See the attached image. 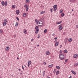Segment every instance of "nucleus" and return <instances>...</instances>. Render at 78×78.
Returning <instances> with one entry per match:
<instances>
[{"instance_id": "52", "label": "nucleus", "mask_w": 78, "mask_h": 78, "mask_svg": "<svg viewBox=\"0 0 78 78\" xmlns=\"http://www.w3.org/2000/svg\"><path fill=\"white\" fill-rule=\"evenodd\" d=\"M47 77H48V78H50V77H48V76H47Z\"/></svg>"}, {"instance_id": "42", "label": "nucleus", "mask_w": 78, "mask_h": 78, "mask_svg": "<svg viewBox=\"0 0 78 78\" xmlns=\"http://www.w3.org/2000/svg\"><path fill=\"white\" fill-rule=\"evenodd\" d=\"M27 6H27V4H26L25 5H24V8H26V7Z\"/></svg>"}, {"instance_id": "9", "label": "nucleus", "mask_w": 78, "mask_h": 78, "mask_svg": "<svg viewBox=\"0 0 78 78\" xmlns=\"http://www.w3.org/2000/svg\"><path fill=\"white\" fill-rule=\"evenodd\" d=\"M9 50V46H8L6 47L5 48V50L6 51H8Z\"/></svg>"}, {"instance_id": "16", "label": "nucleus", "mask_w": 78, "mask_h": 78, "mask_svg": "<svg viewBox=\"0 0 78 78\" xmlns=\"http://www.w3.org/2000/svg\"><path fill=\"white\" fill-rule=\"evenodd\" d=\"M56 69H55L54 70V71H53V73H54V75H55V74L56 73Z\"/></svg>"}, {"instance_id": "12", "label": "nucleus", "mask_w": 78, "mask_h": 78, "mask_svg": "<svg viewBox=\"0 0 78 78\" xmlns=\"http://www.w3.org/2000/svg\"><path fill=\"white\" fill-rule=\"evenodd\" d=\"M58 44H59L58 42H57L55 44V47H57V46H58Z\"/></svg>"}, {"instance_id": "14", "label": "nucleus", "mask_w": 78, "mask_h": 78, "mask_svg": "<svg viewBox=\"0 0 78 78\" xmlns=\"http://www.w3.org/2000/svg\"><path fill=\"white\" fill-rule=\"evenodd\" d=\"M71 72L72 73L74 74V75H75L76 74V73H75V72L71 70Z\"/></svg>"}, {"instance_id": "8", "label": "nucleus", "mask_w": 78, "mask_h": 78, "mask_svg": "<svg viewBox=\"0 0 78 78\" xmlns=\"http://www.w3.org/2000/svg\"><path fill=\"white\" fill-rule=\"evenodd\" d=\"M4 5L5 6H7L8 5V2H5L4 3Z\"/></svg>"}, {"instance_id": "43", "label": "nucleus", "mask_w": 78, "mask_h": 78, "mask_svg": "<svg viewBox=\"0 0 78 78\" xmlns=\"http://www.w3.org/2000/svg\"><path fill=\"white\" fill-rule=\"evenodd\" d=\"M50 11H51V12H53V9H51Z\"/></svg>"}, {"instance_id": "39", "label": "nucleus", "mask_w": 78, "mask_h": 78, "mask_svg": "<svg viewBox=\"0 0 78 78\" xmlns=\"http://www.w3.org/2000/svg\"><path fill=\"white\" fill-rule=\"evenodd\" d=\"M46 63H47L45 62H44L43 63V64H44V65H45V66H46Z\"/></svg>"}, {"instance_id": "11", "label": "nucleus", "mask_w": 78, "mask_h": 78, "mask_svg": "<svg viewBox=\"0 0 78 78\" xmlns=\"http://www.w3.org/2000/svg\"><path fill=\"white\" fill-rule=\"evenodd\" d=\"M6 24H7V23L6 22H4L3 23V26H5L6 25Z\"/></svg>"}, {"instance_id": "17", "label": "nucleus", "mask_w": 78, "mask_h": 78, "mask_svg": "<svg viewBox=\"0 0 78 78\" xmlns=\"http://www.w3.org/2000/svg\"><path fill=\"white\" fill-rule=\"evenodd\" d=\"M35 22H37L36 23H37V24H38V23H39V21H37V19H35Z\"/></svg>"}, {"instance_id": "21", "label": "nucleus", "mask_w": 78, "mask_h": 78, "mask_svg": "<svg viewBox=\"0 0 78 78\" xmlns=\"http://www.w3.org/2000/svg\"><path fill=\"white\" fill-rule=\"evenodd\" d=\"M26 2L27 3H29L30 2V0H26Z\"/></svg>"}, {"instance_id": "40", "label": "nucleus", "mask_w": 78, "mask_h": 78, "mask_svg": "<svg viewBox=\"0 0 78 78\" xmlns=\"http://www.w3.org/2000/svg\"><path fill=\"white\" fill-rule=\"evenodd\" d=\"M59 52H60V53H62V50H60L59 51Z\"/></svg>"}, {"instance_id": "33", "label": "nucleus", "mask_w": 78, "mask_h": 78, "mask_svg": "<svg viewBox=\"0 0 78 78\" xmlns=\"http://www.w3.org/2000/svg\"><path fill=\"white\" fill-rule=\"evenodd\" d=\"M18 26V22H16V24L15 25V27H17Z\"/></svg>"}, {"instance_id": "35", "label": "nucleus", "mask_w": 78, "mask_h": 78, "mask_svg": "<svg viewBox=\"0 0 78 78\" xmlns=\"http://www.w3.org/2000/svg\"><path fill=\"white\" fill-rule=\"evenodd\" d=\"M3 31V30H2V29L0 30V33H2Z\"/></svg>"}, {"instance_id": "25", "label": "nucleus", "mask_w": 78, "mask_h": 78, "mask_svg": "<svg viewBox=\"0 0 78 78\" xmlns=\"http://www.w3.org/2000/svg\"><path fill=\"white\" fill-rule=\"evenodd\" d=\"M28 6H27L26 7V11H28Z\"/></svg>"}, {"instance_id": "1", "label": "nucleus", "mask_w": 78, "mask_h": 78, "mask_svg": "<svg viewBox=\"0 0 78 78\" xmlns=\"http://www.w3.org/2000/svg\"><path fill=\"white\" fill-rule=\"evenodd\" d=\"M59 58L61 60H62L64 59V55L63 54H60L59 55Z\"/></svg>"}, {"instance_id": "7", "label": "nucleus", "mask_w": 78, "mask_h": 78, "mask_svg": "<svg viewBox=\"0 0 78 78\" xmlns=\"http://www.w3.org/2000/svg\"><path fill=\"white\" fill-rule=\"evenodd\" d=\"M46 54L47 55H50V51H48L46 52Z\"/></svg>"}, {"instance_id": "32", "label": "nucleus", "mask_w": 78, "mask_h": 78, "mask_svg": "<svg viewBox=\"0 0 78 78\" xmlns=\"http://www.w3.org/2000/svg\"><path fill=\"white\" fill-rule=\"evenodd\" d=\"M62 12H63V10H62V9L60 10V14H62Z\"/></svg>"}, {"instance_id": "10", "label": "nucleus", "mask_w": 78, "mask_h": 78, "mask_svg": "<svg viewBox=\"0 0 78 78\" xmlns=\"http://www.w3.org/2000/svg\"><path fill=\"white\" fill-rule=\"evenodd\" d=\"M59 73V70H58L56 72V75H58V74Z\"/></svg>"}, {"instance_id": "20", "label": "nucleus", "mask_w": 78, "mask_h": 78, "mask_svg": "<svg viewBox=\"0 0 78 78\" xmlns=\"http://www.w3.org/2000/svg\"><path fill=\"white\" fill-rule=\"evenodd\" d=\"M56 68L57 69H60V67L58 66H56Z\"/></svg>"}, {"instance_id": "13", "label": "nucleus", "mask_w": 78, "mask_h": 78, "mask_svg": "<svg viewBox=\"0 0 78 78\" xmlns=\"http://www.w3.org/2000/svg\"><path fill=\"white\" fill-rule=\"evenodd\" d=\"M53 66V64H52L48 66V67L50 68H51V67H52Z\"/></svg>"}, {"instance_id": "60", "label": "nucleus", "mask_w": 78, "mask_h": 78, "mask_svg": "<svg viewBox=\"0 0 78 78\" xmlns=\"http://www.w3.org/2000/svg\"><path fill=\"white\" fill-rule=\"evenodd\" d=\"M18 70L19 71H20V69H19Z\"/></svg>"}, {"instance_id": "19", "label": "nucleus", "mask_w": 78, "mask_h": 78, "mask_svg": "<svg viewBox=\"0 0 78 78\" xmlns=\"http://www.w3.org/2000/svg\"><path fill=\"white\" fill-rule=\"evenodd\" d=\"M35 29L36 30H39V27H38V26H36L35 28Z\"/></svg>"}, {"instance_id": "30", "label": "nucleus", "mask_w": 78, "mask_h": 78, "mask_svg": "<svg viewBox=\"0 0 78 78\" xmlns=\"http://www.w3.org/2000/svg\"><path fill=\"white\" fill-rule=\"evenodd\" d=\"M61 23H62V21H61L60 22H58L57 23V24H58V25L59 24H61Z\"/></svg>"}, {"instance_id": "49", "label": "nucleus", "mask_w": 78, "mask_h": 78, "mask_svg": "<svg viewBox=\"0 0 78 78\" xmlns=\"http://www.w3.org/2000/svg\"><path fill=\"white\" fill-rule=\"evenodd\" d=\"M58 39V38L57 37H55L54 38V39H55V40H56Z\"/></svg>"}, {"instance_id": "36", "label": "nucleus", "mask_w": 78, "mask_h": 78, "mask_svg": "<svg viewBox=\"0 0 78 78\" xmlns=\"http://www.w3.org/2000/svg\"><path fill=\"white\" fill-rule=\"evenodd\" d=\"M45 71L43 72V76H45Z\"/></svg>"}, {"instance_id": "56", "label": "nucleus", "mask_w": 78, "mask_h": 78, "mask_svg": "<svg viewBox=\"0 0 78 78\" xmlns=\"http://www.w3.org/2000/svg\"><path fill=\"white\" fill-rule=\"evenodd\" d=\"M30 64H28V67H30Z\"/></svg>"}, {"instance_id": "24", "label": "nucleus", "mask_w": 78, "mask_h": 78, "mask_svg": "<svg viewBox=\"0 0 78 78\" xmlns=\"http://www.w3.org/2000/svg\"><path fill=\"white\" fill-rule=\"evenodd\" d=\"M4 1H2L1 2V4L2 6H4Z\"/></svg>"}, {"instance_id": "59", "label": "nucleus", "mask_w": 78, "mask_h": 78, "mask_svg": "<svg viewBox=\"0 0 78 78\" xmlns=\"http://www.w3.org/2000/svg\"><path fill=\"white\" fill-rule=\"evenodd\" d=\"M65 44H66L67 43V42L65 41Z\"/></svg>"}, {"instance_id": "63", "label": "nucleus", "mask_w": 78, "mask_h": 78, "mask_svg": "<svg viewBox=\"0 0 78 78\" xmlns=\"http://www.w3.org/2000/svg\"><path fill=\"white\" fill-rule=\"evenodd\" d=\"M37 46H39V45H37Z\"/></svg>"}, {"instance_id": "26", "label": "nucleus", "mask_w": 78, "mask_h": 78, "mask_svg": "<svg viewBox=\"0 0 78 78\" xmlns=\"http://www.w3.org/2000/svg\"><path fill=\"white\" fill-rule=\"evenodd\" d=\"M53 8H57V5H55L53 6Z\"/></svg>"}, {"instance_id": "55", "label": "nucleus", "mask_w": 78, "mask_h": 78, "mask_svg": "<svg viewBox=\"0 0 78 78\" xmlns=\"http://www.w3.org/2000/svg\"><path fill=\"white\" fill-rule=\"evenodd\" d=\"M69 78H72V76H70Z\"/></svg>"}, {"instance_id": "2", "label": "nucleus", "mask_w": 78, "mask_h": 78, "mask_svg": "<svg viewBox=\"0 0 78 78\" xmlns=\"http://www.w3.org/2000/svg\"><path fill=\"white\" fill-rule=\"evenodd\" d=\"M38 23L39 25V26H40V27H41V26H42V25H43V23L41 20H38Z\"/></svg>"}, {"instance_id": "64", "label": "nucleus", "mask_w": 78, "mask_h": 78, "mask_svg": "<svg viewBox=\"0 0 78 78\" xmlns=\"http://www.w3.org/2000/svg\"><path fill=\"white\" fill-rule=\"evenodd\" d=\"M20 74H21V75H22V73H20Z\"/></svg>"}, {"instance_id": "45", "label": "nucleus", "mask_w": 78, "mask_h": 78, "mask_svg": "<svg viewBox=\"0 0 78 78\" xmlns=\"http://www.w3.org/2000/svg\"><path fill=\"white\" fill-rule=\"evenodd\" d=\"M16 19L17 20H18V21L19 20V19L18 18V17H16Z\"/></svg>"}, {"instance_id": "50", "label": "nucleus", "mask_w": 78, "mask_h": 78, "mask_svg": "<svg viewBox=\"0 0 78 78\" xmlns=\"http://www.w3.org/2000/svg\"><path fill=\"white\" fill-rule=\"evenodd\" d=\"M76 27L77 28H78V25H76Z\"/></svg>"}, {"instance_id": "28", "label": "nucleus", "mask_w": 78, "mask_h": 78, "mask_svg": "<svg viewBox=\"0 0 78 78\" xmlns=\"http://www.w3.org/2000/svg\"><path fill=\"white\" fill-rule=\"evenodd\" d=\"M47 31V29L44 30V33H46Z\"/></svg>"}, {"instance_id": "53", "label": "nucleus", "mask_w": 78, "mask_h": 78, "mask_svg": "<svg viewBox=\"0 0 78 78\" xmlns=\"http://www.w3.org/2000/svg\"><path fill=\"white\" fill-rule=\"evenodd\" d=\"M17 59H19V57H17Z\"/></svg>"}, {"instance_id": "37", "label": "nucleus", "mask_w": 78, "mask_h": 78, "mask_svg": "<svg viewBox=\"0 0 78 78\" xmlns=\"http://www.w3.org/2000/svg\"><path fill=\"white\" fill-rule=\"evenodd\" d=\"M31 61L30 62V61H28V64H30V65L31 64Z\"/></svg>"}, {"instance_id": "5", "label": "nucleus", "mask_w": 78, "mask_h": 78, "mask_svg": "<svg viewBox=\"0 0 78 78\" xmlns=\"http://www.w3.org/2000/svg\"><path fill=\"white\" fill-rule=\"evenodd\" d=\"M74 58H78V55L77 54H75L73 56Z\"/></svg>"}, {"instance_id": "57", "label": "nucleus", "mask_w": 78, "mask_h": 78, "mask_svg": "<svg viewBox=\"0 0 78 78\" xmlns=\"http://www.w3.org/2000/svg\"><path fill=\"white\" fill-rule=\"evenodd\" d=\"M62 47V45H60V48H61Z\"/></svg>"}, {"instance_id": "38", "label": "nucleus", "mask_w": 78, "mask_h": 78, "mask_svg": "<svg viewBox=\"0 0 78 78\" xmlns=\"http://www.w3.org/2000/svg\"><path fill=\"white\" fill-rule=\"evenodd\" d=\"M61 16L62 17H63V16H64V13H62V14L61 15Z\"/></svg>"}, {"instance_id": "62", "label": "nucleus", "mask_w": 78, "mask_h": 78, "mask_svg": "<svg viewBox=\"0 0 78 78\" xmlns=\"http://www.w3.org/2000/svg\"><path fill=\"white\" fill-rule=\"evenodd\" d=\"M14 37H16V35H14Z\"/></svg>"}, {"instance_id": "34", "label": "nucleus", "mask_w": 78, "mask_h": 78, "mask_svg": "<svg viewBox=\"0 0 78 78\" xmlns=\"http://www.w3.org/2000/svg\"><path fill=\"white\" fill-rule=\"evenodd\" d=\"M57 9V8H54V11H56Z\"/></svg>"}, {"instance_id": "51", "label": "nucleus", "mask_w": 78, "mask_h": 78, "mask_svg": "<svg viewBox=\"0 0 78 78\" xmlns=\"http://www.w3.org/2000/svg\"><path fill=\"white\" fill-rule=\"evenodd\" d=\"M54 35H55V34L54 33L53 34H52L53 36H54Z\"/></svg>"}, {"instance_id": "15", "label": "nucleus", "mask_w": 78, "mask_h": 78, "mask_svg": "<svg viewBox=\"0 0 78 78\" xmlns=\"http://www.w3.org/2000/svg\"><path fill=\"white\" fill-rule=\"evenodd\" d=\"M39 31V30H36L35 32V33H36V34H37V33H38Z\"/></svg>"}, {"instance_id": "54", "label": "nucleus", "mask_w": 78, "mask_h": 78, "mask_svg": "<svg viewBox=\"0 0 78 78\" xmlns=\"http://www.w3.org/2000/svg\"><path fill=\"white\" fill-rule=\"evenodd\" d=\"M33 39H31V41H33Z\"/></svg>"}, {"instance_id": "61", "label": "nucleus", "mask_w": 78, "mask_h": 78, "mask_svg": "<svg viewBox=\"0 0 78 78\" xmlns=\"http://www.w3.org/2000/svg\"><path fill=\"white\" fill-rule=\"evenodd\" d=\"M72 11H73V9H72Z\"/></svg>"}, {"instance_id": "3", "label": "nucleus", "mask_w": 78, "mask_h": 78, "mask_svg": "<svg viewBox=\"0 0 78 78\" xmlns=\"http://www.w3.org/2000/svg\"><path fill=\"white\" fill-rule=\"evenodd\" d=\"M58 27L59 28H58V30L59 31H61L62 30V27L61 26V25H60L58 26Z\"/></svg>"}, {"instance_id": "31", "label": "nucleus", "mask_w": 78, "mask_h": 78, "mask_svg": "<svg viewBox=\"0 0 78 78\" xmlns=\"http://www.w3.org/2000/svg\"><path fill=\"white\" fill-rule=\"evenodd\" d=\"M24 33L25 34H27V31H26V30H24Z\"/></svg>"}, {"instance_id": "46", "label": "nucleus", "mask_w": 78, "mask_h": 78, "mask_svg": "<svg viewBox=\"0 0 78 78\" xmlns=\"http://www.w3.org/2000/svg\"><path fill=\"white\" fill-rule=\"evenodd\" d=\"M67 61H68V59H65V62H66Z\"/></svg>"}, {"instance_id": "23", "label": "nucleus", "mask_w": 78, "mask_h": 78, "mask_svg": "<svg viewBox=\"0 0 78 78\" xmlns=\"http://www.w3.org/2000/svg\"><path fill=\"white\" fill-rule=\"evenodd\" d=\"M4 21V22H8V20H7V19H5Z\"/></svg>"}, {"instance_id": "47", "label": "nucleus", "mask_w": 78, "mask_h": 78, "mask_svg": "<svg viewBox=\"0 0 78 78\" xmlns=\"http://www.w3.org/2000/svg\"><path fill=\"white\" fill-rule=\"evenodd\" d=\"M22 69H23V70H24V68H23V66H22Z\"/></svg>"}, {"instance_id": "48", "label": "nucleus", "mask_w": 78, "mask_h": 78, "mask_svg": "<svg viewBox=\"0 0 78 78\" xmlns=\"http://www.w3.org/2000/svg\"><path fill=\"white\" fill-rule=\"evenodd\" d=\"M78 63H76V64H75V66H78Z\"/></svg>"}, {"instance_id": "4", "label": "nucleus", "mask_w": 78, "mask_h": 78, "mask_svg": "<svg viewBox=\"0 0 78 78\" xmlns=\"http://www.w3.org/2000/svg\"><path fill=\"white\" fill-rule=\"evenodd\" d=\"M28 15V13H23V16L24 17H25L26 16H27Z\"/></svg>"}, {"instance_id": "18", "label": "nucleus", "mask_w": 78, "mask_h": 78, "mask_svg": "<svg viewBox=\"0 0 78 78\" xmlns=\"http://www.w3.org/2000/svg\"><path fill=\"white\" fill-rule=\"evenodd\" d=\"M67 52H68L67 50L66 49H65V50H64V53H67Z\"/></svg>"}, {"instance_id": "22", "label": "nucleus", "mask_w": 78, "mask_h": 78, "mask_svg": "<svg viewBox=\"0 0 78 78\" xmlns=\"http://www.w3.org/2000/svg\"><path fill=\"white\" fill-rule=\"evenodd\" d=\"M12 8H16V5H12Z\"/></svg>"}, {"instance_id": "6", "label": "nucleus", "mask_w": 78, "mask_h": 78, "mask_svg": "<svg viewBox=\"0 0 78 78\" xmlns=\"http://www.w3.org/2000/svg\"><path fill=\"white\" fill-rule=\"evenodd\" d=\"M16 13L17 15H19V10H17L16 11Z\"/></svg>"}, {"instance_id": "27", "label": "nucleus", "mask_w": 78, "mask_h": 78, "mask_svg": "<svg viewBox=\"0 0 78 78\" xmlns=\"http://www.w3.org/2000/svg\"><path fill=\"white\" fill-rule=\"evenodd\" d=\"M68 41L69 42H71L72 41V38H69V39Z\"/></svg>"}, {"instance_id": "29", "label": "nucleus", "mask_w": 78, "mask_h": 78, "mask_svg": "<svg viewBox=\"0 0 78 78\" xmlns=\"http://www.w3.org/2000/svg\"><path fill=\"white\" fill-rule=\"evenodd\" d=\"M44 13H45V11H42L41 12V14H44Z\"/></svg>"}, {"instance_id": "44", "label": "nucleus", "mask_w": 78, "mask_h": 78, "mask_svg": "<svg viewBox=\"0 0 78 78\" xmlns=\"http://www.w3.org/2000/svg\"><path fill=\"white\" fill-rule=\"evenodd\" d=\"M38 36L37 37V38H39L41 36V35H40V34H39Z\"/></svg>"}, {"instance_id": "41", "label": "nucleus", "mask_w": 78, "mask_h": 78, "mask_svg": "<svg viewBox=\"0 0 78 78\" xmlns=\"http://www.w3.org/2000/svg\"><path fill=\"white\" fill-rule=\"evenodd\" d=\"M65 41L66 42H67V38H66L65 40Z\"/></svg>"}, {"instance_id": "58", "label": "nucleus", "mask_w": 78, "mask_h": 78, "mask_svg": "<svg viewBox=\"0 0 78 78\" xmlns=\"http://www.w3.org/2000/svg\"><path fill=\"white\" fill-rule=\"evenodd\" d=\"M70 2H72V0H70Z\"/></svg>"}]
</instances>
